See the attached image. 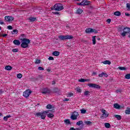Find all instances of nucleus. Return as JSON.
Returning a JSON list of instances; mask_svg holds the SVG:
<instances>
[{
	"mask_svg": "<svg viewBox=\"0 0 130 130\" xmlns=\"http://www.w3.org/2000/svg\"><path fill=\"white\" fill-rule=\"evenodd\" d=\"M69 101H70V99H69L68 98H66L64 100H63V101H66V102H68Z\"/></svg>",
	"mask_w": 130,
	"mask_h": 130,
	"instance_id": "obj_58",
	"label": "nucleus"
},
{
	"mask_svg": "<svg viewBox=\"0 0 130 130\" xmlns=\"http://www.w3.org/2000/svg\"><path fill=\"white\" fill-rule=\"evenodd\" d=\"M92 31H93V28H86L85 30V32L87 34H90V33H92Z\"/></svg>",
	"mask_w": 130,
	"mask_h": 130,
	"instance_id": "obj_14",
	"label": "nucleus"
},
{
	"mask_svg": "<svg viewBox=\"0 0 130 130\" xmlns=\"http://www.w3.org/2000/svg\"><path fill=\"white\" fill-rule=\"evenodd\" d=\"M73 95H74V93H70L68 94L69 97H72V96H73Z\"/></svg>",
	"mask_w": 130,
	"mask_h": 130,
	"instance_id": "obj_50",
	"label": "nucleus"
},
{
	"mask_svg": "<svg viewBox=\"0 0 130 130\" xmlns=\"http://www.w3.org/2000/svg\"><path fill=\"white\" fill-rule=\"evenodd\" d=\"M49 60H54L53 57L49 56L48 58Z\"/></svg>",
	"mask_w": 130,
	"mask_h": 130,
	"instance_id": "obj_45",
	"label": "nucleus"
},
{
	"mask_svg": "<svg viewBox=\"0 0 130 130\" xmlns=\"http://www.w3.org/2000/svg\"><path fill=\"white\" fill-rule=\"evenodd\" d=\"M123 31V32L121 33L120 35L122 37H125L126 34L130 32V27H124Z\"/></svg>",
	"mask_w": 130,
	"mask_h": 130,
	"instance_id": "obj_4",
	"label": "nucleus"
},
{
	"mask_svg": "<svg viewBox=\"0 0 130 130\" xmlns=\"http://www.w3.org/2000/svg\"><path fill=\"white\" fill-rule=\"evenodd\" d=\"M8 29H9V30H12L13 29V27H12V26L11 25H9L8 27H7Z\"/></svg>",
	"mask_w": 130,
	"mask_h": 130,
	"instance_id": "obj_48",
	"label": "nucleus"
},
{
	"mask_svg": "<svg viewBox=\"0 0 130 130\" xmlns=\"http://www.w3.org/2000/svg\"><path fill=\"white\" fill-rule=\"evenodd\" d=\"M64 122H65V123H66V124H72L71 123V121H70V119H69L64 120Z\"/></svg>",
	"mask_w": 130,
	"mask_h": 130,
	"instance_id": "obj_26",
	"label": "nucleus"
},
{
	"mask_svg": "<svg viewBox=\"0 0 130 130\" xmlns=\"http://www.w3.org/2000/svg\"><path fill=\"white\" fill-rule=\"evenodd\" d=\"M64 8L61 4H55L53 7L51 8V10H54L55 11H62Z\"/></svg>",
	"mask_w": 130,
	"mask_h": 130,
	"instance_id": "obj_3",
	"label": "nucleus"
},
{
	"mask_svg": "<svg viewBox=\"0 0 130 130\" xmlns=\"http://www.w3.org/2000/svg\"><path fill=\"white\" fill-rule=\"evenodd\" d=\"M87 86L89 88H94V89H100V86L94 83H88Z\"/></svg>",
	"mask_w": 130,
	"mask_h": 130,
	"instance_id": "obj_8",
	"label": "nucleus"
},
{
	"mask_svg": "<svg viewBox=\"0 0 130 130\" xmlns=\"http://www.w3.org/2000/svg\"><path fill=\"white\" fill-rule=\"evenodd\" d=\"M125 79L127 80H129L130 79V74H127L125 76Z\"/></svg>",
	"mask_w": 130,
	"mask_h": 130,
	"instance_id": "obj_33",
	"label": "nucleus"
},
{
	"mask_svg": "<svg viewBox=\"0 0 130 130\" xmlns=\"http://www.w3.org/2000/svg\"><path fill=\"white\" fill-rule=\"evenodd\" d=\"M4 120L5 121H8V118H7V117L6 116H5V117H4Z\"/></svg>",
	"mask_w": 130,
	"mask_h": 130,
	"instance_id": "obj_53",
	"label": "nucleus"
},
{
	"mask_svg": "<svg viewBox=\"0 0 130 130\" xmlns=\"http://www.w3.org/2000/svg\"><path fill=\"white\" fill-rule=\"evenodd\" d=\"M81 124H83V121L82 120L79 121L76 123L77 125H81Z\"/></svg>",
	"mask_w": 130,
	"mask_h": 130,
	"instance_id": "obj_34",
	"label": "nucleus"
},
{
	"mask_svg": "<svg viewBox=\"0 0 130 130\" xmlns=\"http://www.w3.org/2000/svg\"><path fill=\"white\" fill-rule=\"evenodd\" d=\"M38 70H39L40 71H44V68H43V67H39Z\"/></svg>",
	"mask_w": 130,
	"mask_h": 130,
	"instance_id": "obj_43",
	"label": "nucleus"
},
{
	"mask_svg": "<svg viewBox=\"0 0 130 130\" xmlns=\"http://www.w3.org/2000/svg\"><path fill=\"white\" fill-rule=\"evenodd\" d=\"M52 54L54 56H58V55H59V52H58L57 51H55L54 52H53L52 53Z\"/></svg>",
	"mask_w": 130,
	"mask_h": 130,
	"instance_id": "obj_17",
	"label": "nucleus"
},
{
	"mask_svg": "<svg viewBox=\"0 0 130 130\" xmlns=\"http://www.w3.org/2000/svg\"><path fill=\"white\" fill-rule=\"evenodd\" d=\"M74 37L72 36L67 35V36H59V39L60 40H68V39H73Z\"/></svg>",
	"mask_w": 130,
	"mask_h": 130,
	"instance_id": "obj_5",
	"label": "nucleus"
},
{
	"mask_svg": "<svg viewBox=\"0 0 130 130\" xmlns=\"http://www.w3.org/2000/svg\"><path fill=\"white\" fill-rule=\"evenodd\" d=\"M91 33H98V31H97V30L92 28Z\"/></svg>",
	"mask_w": 130,
	"mask_h": 130,
	"instance_id": "obj_42",
	"label": "nucleus"
},
{
	"mask_svg": "<svg viewBox=\"0 0 130 130\" xmlns=\"http://www.w3.org/2000/svg\"><path fill=\"white\" fill-rule=\"evenodd\" d=\"M125 16H127V17H129V16H130L129 13H127V12H126V13H125Z\"/></svg>",
	"mask_w": 130,
	"mask_h": 130,
	"instance_id": "obj_56",
	"label": "nucleus"
},
{
	"mask_svg": "<svg viewBox=\"0 0 130 130\" xmlns=\"http://www.w3.org/2000/svg\"><path fill=\"white\" fill-rule=\"evenodd\" d=\"M76 91L78 92V93H81L82 92V90L81 89H80V88H77L76 89Z\"/></svg>",
	"mask_w": 130,
	"mask_h": 130,
	"instance_id": "obj_41",
	"label": "nucleus"
},
{
	"mask_svg": "<svg viewBox=\"0 0 130 130\" xmlns=\"http://www.w3.org/2000/svg\"><path fill=\"white\" fill-rule=\"evenodd\" d=\"M75 129H76V130H81V128H75Z\"/></svg>",
	"mask_w": 130,
	"mask_h": 130,
	"instance_id": "obj_64",
	"label": "nucleus"
},
{
	"mask_svg": "<svg viewBox=\"0 0 130 130\" xmlns=\"http://www.w3.org/2000/svg\"><path fill=\"white\" fill-rule=\"evenodd\" d=\"M125 114H130V108H128L127 110L125 111Z\"/></svg>",
	"mask_w": 130,
	"mask_h": 130,
	"instance_id": "obj_35",
	"label": "nucleus"
},
{
	"mask_svg": "<svg viewBox=\"0 0 130 130\" xmlns=\"http://www.w3.org/2000/svg\"><path fill=\"white\" fill-rule=\"evenodd\" d=\"M118 70H120V71H126L127 70V68L125 67H119L117 68Z\"/></svg>",
	"mask_w": 130,
	"mask_h": 130,
	"instance_id": "obj_18",
	"label": "nucleus"
},
{
	"mask_svg": "<svg viewBox=\"0 0 130 130\" xmlns=\"http://www.w3.org/2000/svg\"><path fill=\"white\" fill-rule=\"evenodd\" d=\"M0 24L5 25V22H4V21H3L2 20H0Z\"/></svg>",
	"mask_w": 130,
	"mask_h": 130,
	"instance_id": "obj_55",
	"label": "nucleus"
},
{
	"mask_svg": "<svg viewBox=\"0 0 130 130\" xmlns=\"http://www.w3.org/2000/svg\"><path fill=\"white\" fill-rule=\"evenodd\" d=\"M13 43L15 44V45H20L21 44V42L20 41L18 40H15L13 41Z\"/></svg>",
	"mask_w": 130,
	"mask_h": 130,
	"instance_id": "obj_15",
	"label": "nucleus"
},
{
	"mask_svg": "<svg viewBox=\"0 0 130 130\" xmlns=\"http://www.w3.org/2000/svg\"><path fill=\"white\" fill-rule=\"evenodd\" d=\"M92 43L93 45L96 44V36L92 37Z\"/></svg>",
	"mask_w": 130,
	"mask_h": 130,
	"instance_id": "obj_29",
	"label": "nucleus"
},
{
	"mask_svg": "<svg viewBox=\"0 0 130 130\" xmlns=\"http://www.w3.org/2000/svg\"><path fill=\"white\" fill-rule=\"evenodd\" d=\"M6 117H7V118H10L12 117V116H11V115H7Z\"/></svg>",
	"mask_w": 130,
	"mask_h": 130,
	"instance_id": "obj_59",
	"label": "nucleus"
},
{
	"mask_svg": "<svg viewBox=\"0 0 130 130\" xmlns=\"http://www.w3.org/2000/svg\"><path fill=\"white\" fill-rule=\"evenodd\" d=\"M82 13H83V10L81 9H78L76 11V14H78V15H80Z\"/></svg>",
	"mask_w": 130,
	"mask_h": 130,
	"instance_id": "obj_21",
	"label": "nucleus"
},
{
	"mask_svg": "<svg viewBox=\"0 0 130 130\" xmlns=\"http://www.w3.org/2000/svg\"><path fill=\"white\" fill-rule=\"evenodd\" d=\"M13 52H18L19 51V49H13L12 50Z\"/></svg>",
	"mask_w": 130,
	"mask_h": 130,
	"instance_id": "obj_44",
	"label": "nucleus"
},
{
	"mask_svg": "<svg viewBox=\"0 0 130 130\" xmlns=\"http://www.w3.org/2000/svg\"><path fill=\"white\" fill-rule=\"evenodd\" d=\"M17 77L18 79H21V78H22V74H21V73L18 74L17 75Z\"/></svg>",
	"mask_w": 130,
	"mask_h": 130,
	"instance_id": "obj_38",
	"label": "nucleus"
},
{
	"mask_svg": "<svg viewBox=\"0 0 130 130\" xmlns=\"http://www.w3.org/2000/svg\"><path fill=\"white\" fill-rule=\"evenodd\" d=\"M114 117H115V118H117L118 120H120V119H121V116L119 115H115Z\"/></svg>",
	"mask_w": 130,
	"mask_h": 130,
	"instance_id": "obj_25",
	"label": "nucleus"
},
{
	"mask_svg": "<svg viewBox=\"0 0 130 130\" xmlns=\"http://www.w3.org/2000/svg\"><path fill=\"white\" fill-rule=\"evenodd\" d=\"M114 107L116 108V109H119L120 108V105L118 104H114Z\"/></svg>",
	"mask_w": 130,
	"mask_h": 130,
	"instance_id": "obj_22",
	"label": "nucleus"
},
{
	"mask_svg": "<svg viewBox=\"0 0 130 130\" xmlns=\"http://www.w3.org/2000/svg\"><path fill=\"white\" fill-rule=\"evenodd\" d=\"M52 85H55V81H53L52 82Z\"/></svg>",
	"mask_w": 130,
	"mask_h": 130,
	"instance_id": "obj_61",
	"label": "nucleus"
},
{
	"mask_svg": "<svg viewBox=\"0 0 130 130\" xmlns=\"http://www.w3.org/2000/svg\"><path fill=\"white\" fill-rule=\"evenodd\" d=\"M28 20L30 22H35L36 20V17H29Z\"/></svg>",
	"mask_w": 130,
	"mask_h": 130,
	"instance_id": "obj_20",
	"label": "nucleus"
},
{
	"mask_svg": "<svg viewBox=\"0 0 130 130\" xmlns=\"http://www.w3.org/2000/svg\"><path fill=\"white\" fill-rule=\"evenodd\" d=\"M102 112L103 114L101 115V118L103 119L106 118V117H108L109 114L108 113V112H106V110H105V109H102Z\"/></svg>",
	"mask_w": 130,
	"mask_h": 130,
	"instance_id": "obj_6",
	"label": "nucleus"
},
{
	"mask_svg": "<svg viewBox=\"0 0 130 130\" xmlns=\"http://www.w3.org/2000/svg\"><path fill=\"white\" fill-rule=\"evenodd\" d=\"M80 111H81V113H82V114H85V113H86L87 110H86L85 109H81Z\"/></svg>",
	"mask_w": 130,
	"mask_h": 130,
	"instance_id": "obj_37",
	"label": "nucleus"
},
{
	"mask_svg": "<svg viewBox=\"0 0 130 130\" xmlns=\"http://www.w3.org/2000/svg\"><path fill=\"white\" fill-rule=\"evenodd\" d=\"M99 77H100L101 78H102V77H105L106 78H107V77H108V74L103 72L99 75Z\"/></svg>",
	"mask_w": 130,
	"mask_h": 130,
	"instance_id": "obj_12",
	"label": "nucleus"
},
{
	"mask_svg": "<svg viewBox=\"0 0 130 130\" xmlns=\"http://www.w3.org/2000/svg\"><path fill=\"white\" fill-rule=\"evenodd\" d=\"M89 93H90V91H84L85 96H88V95H89Z\"/></svg>",
	"mask_w": 130,
	"mask_h": 130,
	"instance_id": "obj_40",
	"label": "nucleus"
},
{
	"mask_svg": "<svg viewBox=\"0 0 130 130\" xmlns=\"http://www.w3.org/2000/svg\"><path fill=\"white\" fill-rule=\"evenodd\" d=\"M7 36H8V34H5L2 35V37H7Z\"/></svg>",
	"mask_w": 130,
	"mask_h": 130,
	"instance_id": "obj_57",
	"label": "nucleus"
},
{
	"mask_svg": "<svg viewBox=\"0 0 130 130\" xmlns=\"http://www.w3.org/2000/svg\"><path fill=\"white\" fill-rule=\"evenodd\" d=\"M12 69V68L10 66H7L5 67V70H7V71H11Z\"/></svg>",
	"mask_w": 130,
	"mask_h": 130,
	"instance_id": "obj_23",
	"label": "nucleus"
},
{
	"mask_svg": "<svg viewBox=\"0 0 130 130\" xmlns=\"http://www.w3.org/2000/svg\"><path fill=\"white\" fill-rule=\"evenodd\" d=\"M102 62L104 63V64H111V61L108 60L103 61Z\"/></svg>",
	"mask_w": 130,
	"mask_h": 130,
	"instance_id": "obj_19",
	"label": "nucleus"
},
{
	"mask_svg": "<svg viewBox=\"0 0 130 130\" xmlns=\"http://www.w3.org/2000/svg\"><path fill=\"white\" fill-rule=\"evenodd\" d=\"M5 20L6 22H12V21H14V17L13 16H5Z\"/></svg>",
	"mask_w": 130,
	"mask_h": 130,
	"instance_id": "obj_9",
	"label": "nucleus"
},
{
	"mask_svg": "<svg viewBox=\"0 0 130 130\" xmlns=\"http://www.w3.org/2000/svg\"><path fill=\"white\" fill-rule=\"evenodd\" d=\"M71 119H72V120H76L77 119L78 117H76V116H74V115H72L71 116Z\"/></svg>",
	"mask_w": 130,
	"mask_h": 130,
	"instance_id": "obj_30",
	"label": "nucleus"
},
{
	"mask_svg": "<svg viewBox=\"0 0 130 130\" xmlns=\"http://www.w3.org/2000/svg\"><path fill=\"white\" fill-rule=\"evenodd\" d=\"M107 23H108L109 24H110V22H111V19H108L107 20Z\"/></svg>",
	"mask_w": 130,
	"mask_h": 130,
	"instance_id": "obj_51",
	"label": "nucleus"
},
{
	"mask_svg": "<svg viewBox=\"0 0 130 130\" xmlns=\"http://www.w3.org/2000/svg\"><path fill=\"white\" fill-rule=\"evenodd\" d=\"M53 14H54V15H59V12H53Z\"/></svg>",
	"mask_w": 130,
	"mask_h": 130,
	"instance_id": "obj_54",
	"label": "nucleus"
},
{
	"mask_svg": "<svg viewBox=\"0 0 130 130\" xmlns=\"http://www.w3.org/2000/svg\"><path fill=\"white\" fill-rule=\"evenodd\" d=\"M92 75H93V76H95V75H97V73H96V72H93V73H92Z\"/></svg>",
	"mask_w": 130,
	"mask_h": 130,
	"instance_id": "obj_62",
	"label": "nucleus"
},
{
	"mask_svg": "<svg viewBox=\"0 0 130 130\" xmlns=\"http://www.w3.org/2000/svg\"><path fill=\"white\" fill-rule=\"evenodd\" d=\"M18 29H14L12 31V34H18Z\"/></svg>",
	"mask_w": 130,
	"mask_h": 130,
	"instance_id": "obj_32",
	"label": "nucleus"
},
{
	"mask_svg": "<svg viewBox=\"0 0 130 130\" xmlns=\"http://www.w3.org/2000/svg\"><path fill=\"white\" fill-rule=\"evenodd\" d=\"M83 6H89L91 2L90 1H88V0H83L82 1Z\"/></svg>",
	"mask_w": 130,
	"mask_h": 130,
	"instance_id": "obj_11",
	"label": "nucleus"
},
{
	"mask_svg": "<svg viewBox=\"0 0 130 130\" xmlns=\"http://www.w3.org/2000/svg\"><path fill=\"white\" fill-rule=\"evenodd\" d=\"M21 40L22 41V43H21V47L22 48H27V47H28L29 44L30 43V40L23 38Z\"/></svg>",
	"mask_w": 130,
	"mask_h": 130,
	"instance_id": "obj_2",
	"label": "nucleus"
},
{
	"mask_svg": "<svg viewBox=\"0 0 130 130\" xmlns=\"http://www.w3.org/2000/svg\"><path fill=\"white\" fill-rule=\"evenodd\" d=\"M114 15L115 16H117V17H119V16H121V13L120 12H119V11H115L114 13Z\"/></svg>",
	"mask_w": 130,
	"mask_h": 130,
	"instance_id": "obj_16",
	"label": "nucleus"
},
{
	"mask_svg": "<svg viewBox=\"0 0 130 130\" xmlns=\"http://www.w3.org/2000/svg\"><path fill=\"white\" fill-rule=\"evenodd\" d=\"M56 92H57V88H55L53 89V92L54 93H56Z\"/></svg>",
	"mask_w": 130,
	"mask_h": 130,
	"instance_id": "obj_49",
	"label": "nucleus"
},
{
	"mask_svg": "<svg viewBox=\"0 0 130 130\" xmlns=\"http://www.w3.org/2000/svg\"><path fill=\"white\" fill-rule=\"evenodd\" d=\"M105 126L106 128H109L111 125H110V123H105Z\"/></svg>",
	"mask_w": 130,
	"mask_h": 130,
	"instance_id": "obj_27",
	"label": "nucleus"
},
{
	"mask_svg": "<svg viewBox=\"0 0 130 130\" xmlns=\"http://www.w3.org/2000/svg\"><path fill=\"white\" fill-rule=\"evenodd\" d=\"M79 82H81V83H85V79L81 78L79 79Z\"/></svg>",
	"mask_w": 130,
	"mask_h": 130,
	"instance_id": "obj_39",
	"label": "nucleus"
},
{
	"mask_svg": "<svg viewBox=\"0 0 130 130\" xmlns=\"http://www.w3.org/2000/svg\"><path fill=\"white\" fill-rule=\"evenodd\" d=\"M52 112H51L48 113H47V116L49 117V118H52V117H54V115H53V114H52Z\"/></svg>",
	"mask_w": 130,
	"mask_h": 130,
	"instance_id": "obj_13",
	"label": "nucleus"
},
{
	"mask_svg": "<svg viewBox=\"0 0 130 130\" xmlns=\"http://www.w3.org/2000/svg\"><path fill=\"white\" fill-rule=\"evenodd\" d=\"M40 59H37L36 60L35 63L39 64L40 63Z\"/></svg>",
	"mask_w": 130,
	"mask_h": 130,
	"instance_id": "obj_46",
	"label": "nucleus"
},
{
	"mask_svg": "<svg viewBox=\"0 0 130 130\" xmlns=\"http://www.w3.org/2000/svg\"><path fill=\"white\" fill-rule=\"evenodd\" d=\"M126 8H127L128 11H130V4L129 3H127L126 4Z\"/></svg>",
	"mask_w": 130,
	"mask_h": 130,
	"instance_id": "obj_36",
	"label": "nucleus"
},
{
	"mask_svg": "<svg viewBox=\"0 0 130 130\" xmlns=\"http://www.w3.org/2000/svg\"><path fill=\"white\" fill-rule=\"evenodd\" d=\"M42 93L43 94H49L50 93V90L47 88H44L43 89Z\"/></svg>",
	"mask_w": 130,
	"mask_h": 130,
	"instance_id": "obj_10",
	"label": "nucleus"
},
{
	"mask_svg": "<svg viewBox=\"0 0 130 130\" xmlns=\"http://www.w3.org/2000/svg\"><path fill=\"white\" fill-rule=\"evenodd\" d=\"M77 5L78 6H84L83 4V1H82L81 3H77Z\"/></svg>",
	"mask_w": 130,
	"mask_h": 130,
	"instance_id": "obj_47",
	"label": "nucleus"
},
{
	"mask_svg": "<svg viewBox=\"0 0 130 130\" xmlns=\"http://www.w3.org/2000/svg\"><path fill=\"white\" fill-rule=\"evenodd\" d=\"M5 92L4 90L0 89V94H3Z\"/></svg>",
	"mask_w": 130,
	"mask_h": 130,
	"instance_id": "obj_52",
	"label": "nucleus"
},
{
	"mask_svg": "<svg viewBox=\"0 0 130 130\" xmlns=\"http://www.w3.org/2000/svg\"><path fill=\"white\" fill-rule=\"evenodd\" d=\"M90 80L89 79H85V82H89Z\"/></svg>",
	"mask_w": 130,
	"mask_h": 130,
	"instance_id": "obj_63",
	"label": "nucleus"
},
{
	"mask_svg": "<svg viewBox=\"0 0 130 130\" xmlns=\"http://www.w3.org/2000/svg\"><path fill=\"white\" fill-rule=\"evenodd\" d=\"M124 28V27H123V26H119L118 28L119 32H122V31H123Z\"/></svg>",
	"mask_w": 130,
	"mask_h": 130,
	"instance_id": "obj_28",
	"label": "nucleus"
},
{
	"mask_svg": "<svg viewBox=\"0 0 130 130\" xmlns=\"http://www.w3.org/2000/svg\"><path fill=\"white\" fill-rule=\"evenodd\" d=\"M72 115L74 116H76V117H78V116H79V113L78 112L75 111L72 113Z\"/></svg>",
	"mask_w": 130,
	"mask_h": 130,
	"instance_id": "obj_31",
	"label": "nucleus"
},
{
	"mask_svg": "<svg viewBox=\"0 0 130 130\" xmlns=\"http://www.w3.org/2000/svg\"><path fill=\"white\" fill-rule=\"evenodd\" d=\"M70 130H77V129H76L75 128H74V127H71L70 128Z\"/></svg>",
	"mask_w": 130,
	"mask_h": 130,
	"instance_id": "obj_60",
	"label": "nucleus"
},
{
	"mask_svg": "<svg viewBox=\"0 0 130 130\" xmlns=\"http://www.w3.org/2000/svg\"><path fill=\"white\" fill-rule=\"evenodd\" d=\"M32 93V91L30 89H27L25 90L23 94V96L25 97V98H27V97H29L30 96V94Z\"/></svg>",
	"mask_w": 130,
	"mask_h": 130,
	"instance_id": "obj_7",
	"label": "nucleus"
},
{
	"mask_svg": "<svg viewBox=\"0 0 130 130\" xmlns=\"http://www.w3.org/2000/svg\"><path fill=\"white\" fill-rule=\"evenodd\" d=\"M84 123L86 124V125H92V122L90 121H85Z\"/></svg>",
	"mask_w": 130,
	"mask_h": 130,
	"instance_id": "obj_24",
	"label": "nucleus"
},
{
	"mask_svg": "<svg viewBox=\"0 0 130 130\" xmlns=\"http://www.w3.org/2000/svg\"><path fill=\"white\" fill-rule=\"evenodd\" d=\"M47 109H52L51 110H47L43 112H37L35 114V116H37V117H41L42 119H45V117H46V114L49 113V112H52L53 113L55 111L54 108L55 107L54 106L51 105V104H48L46 106Z\"/></svg>",
	"mask_w": 130,
	"mask_h": 130,
	"instance_id": "obj_1",
	"label": "nucleus"
}]
</instances>
